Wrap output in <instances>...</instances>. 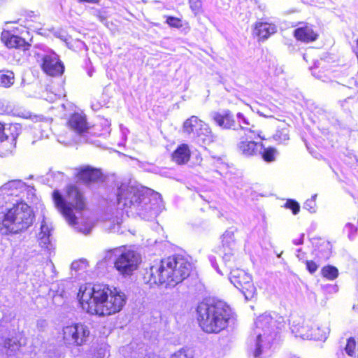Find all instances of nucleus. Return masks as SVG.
I'll list each match as a JSON object with an SVG mask.
<instances>
[{"instance_id": "nucleus-1", "label": "nucleus", "mask_w": 358, "mask_h": 358, "mask_svg": "<svg viewBox=\"0 0 358 358\" xmlns=\"http://www.w3.org/2000/svg\"><path fill=\"white\" fill-rule=\"evenodd\" d=\"M78 298L84 310L99 317L120 313L127 303V296L119 287L106 284L80 287Z\"/></svg>"}, {"instance_id": "nucleus-19", "label": "nucleus", "mask_w": 358, "mask_h": 358, "mask_svg": "<svg viewBox=\"0 0 358 358\" xmlns=\"http://www.w3.org/2000/svg\"><path fill=\"white\" fill-rule=\"evenodd\" d=\"M191 158V150L187 143H180L173 151L171 159L177 165L187 164Z\"/></svg>"}, {"instance_id": "nucleus-37", "label": "nucleus", "mask_w": 358, "mask_h": 358, "mask_svg": "<svg viewBox=\"0 0 358 358\" xmlns=\"http://www.w3.org/2000/svg\"><path fill=\"white\" fill-rule=\"evenodd\" d=\"M5 131V126L3 123L0 122V146L3 143V131Z\"/></svg>"}, {"instance_id": "nucleus-41", "label": "nucleus", "mask_w": 358, "mask_h": 358, "mask_svg": "<svg viewBox=\"0 0 358 358\" xmlns=\"http://www.w3.org/2000/svg\"><path fill=\"white\" fill-rule=\"evenodd\" d=\"M299 255H300L299 254L297 255V257L301 259V258H300Z\"/></svg>"}, {"instance_id": "nucleus-31", "label": "nucleus", "mask_w": 358, "mask_h": 358, "mask_svg": "<svg viewBox=\"0 0 358 358\" xmlns=\"http://www.w3.org/2000/svg\"><path fill=\"white\" fill-rule=\"evenodd\" d=\"M284 206L286 208L290 209L294 215H296L300 210L299 203L292 199H287Z\"/></svg>"}, {"instance_id": "nucleus-30", "label": "nucleus", "mask_w": 358, "mask_h": 358, "mask_svg": "<svg viewBox=\"0 0 358 358\" xmlns=\"http://www.w3.org/2000/svg\"><path fill=\"white\" fill-rule=\"evenodd\" d=\"M189 8L194 13L199 15L202 13V1L201 0H189Z\"/></svg>"}, {"instance_id": "nucleus-17", "label": "nucleus", "mask_w": 358, "mask_h": 358, "mask_svg": "<svg viewBox=\"0 0 358 358\" xmlns=\"http://www.w3.org/2000/svg\"><path fill=\"white\" fill-rule=\"evenodd\" d=\"M276 32V27L273 23L258 21L254 24L252 34L257 37L259 41L268 39L272 34Z\"/></svg>"}, {"instance_id": "nucleus-34", "label": "nucleus", "mask_w": 358, "mask_h": 358, "mask_svg": "<svg viewBox=\"0 0 358 358\" xmlns=\"http://www.w3.org/2000/svg\"><path fill=\"white\" fill-rule=\"evenodd\" d=\"M172 358H192L186 350L181 349L173 354Z\"/></svg>"}, {"instance_id": "nucleus-2", "label": "nucleus", "mask_w": 358, "mask_h": 358, "mask_svg": "<svg viewBox=\"0 0 358 358\" xmlns=\"http://www.w3.org/2000/svg\"><path fill=\"white\" fill-rule=\"evenodd\" d=\"M194 270V264L187 257L172 255L150 266L143 278L150 286L166 284L175 287L187 279Z\"/></svg>"}, {"instance_id": "nucleus-40", "label": "nucleus", "mask_w": 358, "mask_h": 358, "mask_svg": "<svg viewBox=\"0 0 358 358\" xmlns=\"http://www.w3.org/2000/svg\"><path fill=\"white\" fill-rule=\"evenodd\" d=\"M238 118H243V115H242L241 114H240V113H238Z\"/></svg>"}, {"instance_id": "nucleus-18", "label": "nucleus", "mask_w": 358, "mask_h": 358, "mask_svg": "<svg viewBox=\"0 0 358 358\" xmlns=\"http://www.w3.org/2000/svg\"><path fill=\"white\" fill-rule=\"evenodd\" d=\"M222 248L224 252L223 255V260L227 266L231 267L233 264H236L237 258L233 252H227V249L233 250L231 246L234 243V235L231 233H225L222 236Z\"/></svg>"}, {"instance_id": "nucleus-11", "label": "nucleus", "mask_w": 358, "mask_h": 358, "mask_svg": "<svg viewBox=\"0 0 358 358\" xmlns=\"http://www.w3.org/2000/svg\"><path fill=\"white\" fill-rule=\"evenodd\" d=\"M290 325L292 332L296 337L315 341H320L325 338V334H320V329L319 327H309L308 324H305V320L301 317H296L293 318Z\"/></svg>"}, {"instance_id": "nucleus-3", "label": "nucleus", "mask_w": 358, "mask_h": 358, "mask_svg": "<svg viewBox=\"0 0 358 358\" xmlns=\"http://www.w3.org/2000/svg\"><path fill=\"white\" fill-rule=\"evenodd\" d=\"M232 316L230 306L222 300L204 299L196 308V319L206 334H219L227 328Z\"/></svg>"}, {"instance_id": "nucleus-27", "label": "nucleus", "mask_w": 358, "mask_h": 358, "mask_svg": "<svg viewBox=\"0 0 358 358\" xmlns=\"http://www.w3.org/2000/svg\"><path fill=\"white\" fill-rule=\"evenodd\" d=\"M21 346L22 344L17 338H6L3 341V347L12 351L20 349Z\"/></svg>"}, {"instance_id": "nucleus-14", "label": "nucleus", "mask_w": 358, "mask_h": 358, "mask_svg": "<svg viewBox=\"0 0 358 358\" xmlns=\"http://www.w3.org/2000/svg\"><path fill=\"white\" fill-rule=\"evenodd\" d=\"M21 133V127L19 124L11 123L5 127L3 136V143H6L7 145L1 152L2 155L11 153L16 148L17 139Z\"/></svg>"}, {"instance_id": "nucleus-24", "label": "nucleus", "mask_w": 358, "mask_h": 358, "mask_svg": "<svg viewBox=\"0 0 358 358\" xmlns=\"http://www.w3.org/2000/svg\"><path fill=\"white\" fill-rule=\"evenodd\" d=\"M15 76L10 71H0V85L8 88L14 83Z\"/></svg>"}, {"instance_id": "nucleus-10", "label": "nucleus", "mask_w": 358, "mask_h": 358, "mask_svg": "<svg viewBox=\"0 0 358 358\" xmlns=\"http://www.w3.org/2000/svg\"><path fill=\"white\" fill-rule=\"evenodd\" d=\"M230 282L243 294L245 299L250 300L257 294V289L252 276L240 268L231 269Z\"/></svg>"}, {"instance_id": "nucleus-13", "label": "nucleus", "mask_w": 358, "mask_h": 358, "mask_svg": "<svg viewBox=\"0 0 358 358\" xmlns=\"http://www.w3.org/2000/svg\"><path fill=\"white\" fill-rule=\"evenodd\" d=\"M75 178L77 181L90 185L102 180L101 169L90 166H80L76 169Z\"/></svg>"}, {"instance_id": "nucleus-9", "label": "nucleus", "mask_w": 358, "mask_h": 358, "mask_svg": "<svg viewBox=\"0 0 358 358\" xmlns=\"http://www.w3.org/2000/svg\"><path fill=\"white\" fill-rule=\"evenodd\" d=\"M243 135L241 136L239 142L236 145L238 153L247 158L257 157L264 148V144L257 142L254 139L260 137L259 134L250 129H243Z\"/></svg>"}, {"instance_id": "nucleus-21", "label": "nucleus", "mask_w": 358, "mask_h": 358, "mask_svg": "<svg viewBox=\"0 0 358 358\" xmlns=\"http://www.w3.org/2000/svg\"><path fill=\"white\" fill-rule=\"evenodd\" d=\"M213 120L217 125L224 129H230L235 124L233 116L229 112H226L224 114L215 113L213 116Z\"/></svg>"}, {"instance_id": "nucleus-36", "label": "nucleus", "mask_w": 358, "mask_h": 358, "mask_svg": "<svg viewBox=\"0 0 358 358\" xmlns=\"http://www.w3.org/2000/svg\"><path fill=\"white\" fill-rule=\"evenodd\" d=\"M130 194L133 196L136 197V201L138 203H141V197H143V194L138 189H135L129 192Z\"/></svg>"}, {"instance_id": "nucleus-22", "label": "nucleus", "mask_w": 358, "mask_h": 358, "mask_svg": "<svg viewBox=\"0 0 358 358\" xmlns=\"http://www.w3.org/2000/svg\"><path fill=\"white\" fill-rule=\"evenodd\" d=\"M24 26L27 28H38V26L41 24L39 15L35 13L33 11L25 13L23 15Z\"/></svg>"}, {"instance_id": "nucleus-16", "label": "nucleus", "mask_w": 358, "mask_h": 358, "mask_svg": "<svg viewBox=\"0 0 358 358\" xmlns=\"http://www.w3.org/2000/svg\"><path fill=\"white\" fill-rule=\"evenodd\" d=\"M1 38L3 43L8 48H15L25 51L31 47V44L27 42L24 38L13 34L9 31H3L1 33Z\"/></svg>"}, {"instance_id": "nucleus-32", "label": "nucleus", "mask_w": 358, "mask_h": 358, "mask_svg": "<svg viewBox=\"0 0 358 358\" xmlns=\"http://www.w3.org/2000/svg\"><path fill=\"white\" fill-rule=\"evenodd\" d=\"M271 320V317L268 315H260L255 322L257 328H263L264 324H268Z\"/></svg>"}, {"instance_id": "nucleus-8", "label": "nucleus", "mask_w": 358, "mask_h": 358, "mask_svg": "<svg viewBox=\"0 0 358 358\" xmlns=\"http://www.w3.org/2000/svg\"><path fill=\"white\" fill-rule=\"evenodd\" d=\"M182 128L184 134L193 138L200 139L203 142L213 141V135L208 124L196 115L186 119Z\"/></svg>"}, {"instance_id": "nucleus-25", "label": "nucleus", "mask_w": 358, "mask_h": 358, "mask_svg": "<svg viewBox=\"0 0 358 358\" xmlns=\"http://www.w3.org/2000/svg\"><path fill=\"white\" fill-rule=\"evenodd\" d=\"M321 274L323 278L329 280H334L338 275V270L334 266L327 265L322 268Z\"/></svg>"}, {"instance_id": "nucleus-38", "label": "nucleus", "mask_w": 358, "mask_h": 358, "mask_svg": "<svg viewBox=\"0 0 358 358\" xmlns=\"http://www.w3.org/2000/svg\"><path fill=\"white\" fill-rule=\"evenodd\" d=\"M80 3H89L97 4L101 0H78Z\"/></svg>"}, {"instance_id": "nucleus-29", "label": "nucleus", "mask_w": 358, "mask_h": 358, "mask_svg": "<svg viewBox=\"0 0 358 358\" xmlns=\"http://www.w3.org/2000/svg\"><path fill=\"white\" fill-rule=\"evenodd\" d=\"M357 348V342L356 340L351 337L347 340V343L345 346V352L349 356H354L356 352Z\"/></svg>"}, {"instance_id": "nucleus-33", "label": "nucleus", "mask_w": 358, "mask_h": 358, "mask_svg": "<svg viewBox=\"0 0 358 358\" xmlns=\"http://www.w3.org/2000/svg\"><path fill=\"white\" fill-rule=\"evenodd\" d=\"M306 269L311 274L314 273L318 268V265L313 260H307L305 262Z\"/></svg>"}, {"instance_id": "nucleus-6", "label": "nucleus", "mask_w": 358, "mask_h": 358, "mask_svg": "<svg viewBox=\"0 0 358 358\" xmlns=\"http://www.w3.org/2000/svg\"><path fill=\"white\" fill-rule=\"evenodd\" d=\"M104 260H113V266L122 275H131L141 263V255L126 245L106 250Z\"/></svg>"}, {"instance_id": "nucleus-15", "label": "nucleus", "mask_w": 358, "mask_h": 358, "mask_svg": "<svg viewBox=\"0 0 358 358\" xmlns=\"http://www.w3.org/2000/svg\"><path fill=\"white\" fill-rule=\"evenodd\" d=\"M299 25L293 31V36L298 41L310 43L316 41L319 38V34L313 29V25L300 22Z\"/></svg>"}, {"instance_id": "nucleus-20", "label": "nucleus", "mask_w": 358, "mask_h": 358, "mask_svg": "<svg viewBox=\"0 0 358 358\" xmlns=\"http://www.w3.org/2000/svg\"><path fill=\"white\" fill-rule=\"evenodd\" d=\"M67 125L71 129L78 134L87 132L89 128L85 116L77 113L71 115L68 120Z\"/></svg>"}, {"instance_id": "nucleus-23", "label": "nucleus", "mask_w": 358, "mask_h": 358, "mask_svg": "<svg viewBox=\"0 0 358 358\" xmlns=\"http://www.w3.org/2000/svg\"><path fill=\"white\" fill-rule=\"evenodd\" d=\"M277 154V149L269 146L267 148L264 147L263 149L260 151L259 155L262 157L264 162L267 163H271L275 160Z\"/></svg>"}, {"instance_id": "nucleus-4", "label": "nucleus", "mask_w": 358, "mask_h": 358, "mask_svg": "<svg viewBox=\"0 0 358 358\" xmlns=\"http://www.w3.org/2000/svg\"><path fill=\"white\" fill-rule=\"evenodd\" d=\"M52 199L55 208L71 226L78 224V217L75 212L81 213L87 209L83 193L75 185L66 186L65 198L59 190L55 189L52 193Z\"/></svg>"}, {"instance_id": "nucleus-5", "label": "nucleus", "mask_w": 358, "mask_h": 358, "mask_svg": "<svg viewBox=\"0 0 358 358\" xmlns=\"http://www.w3.org/2000/svg\"><path fill=\"white\" fill-rule=\"evenodd\" d=\"M35 219V213L30 206L25 202H17L6 210L0 230L6 235L21 234L34 224Z\"/></svg>"}, {"instance_id": "nucleus-28", "label": "nucleus", "mask_w": 358, "mask_h": 358, "mask_svg": "<svg viewBox=\"0 0 358 358\" xmlns=\"http://www.w3.org/2000/svg\"><path fill=\"white\" fill-rule=\"evenodd\" d=\"M166 23L171 28L180 29L183 26L182 19L172 15L166 17Z\"/></svg>"}, {"instance_id": "nucleus-35", "label": "nucleus", "mask_w": 358, "mask_h": 358, "mask_svg": "<svg viewBox=\"0 0 358 358\" xmlns=\"http://www.w3.org/2000/svg\"><path fill=\"white\" fill-rule=\"evenodd\" d=\"M260 342H261V336L258 335L257 344H256V348L253 352V355L255 357H257L262 354V347L260 345Z\"/></svg>"}, {"instance_id": "nucleus-39", "label": "nucleus", "mask_w": 358, "mask_h": 358, "mask_svg": "<svg viewBox=\"0 0 358 358\" xmlns=\"http://www.w3.org/2000/svg\"><path fill=\"white\" fill-rule=\"evenodd\" d=\"M91 226H87V227H85V229H79V231L85 233V234H88L90 231H91Z\"/></svg>"}, {"instance_id": "nucleus-12", "label": "nucleus", "mask_w": 358, "mask_h": 358, "mask_svg": "<svg viewBox=\"0 0 358 358\" xmlns=\"http://www.w3.org/2000/svg\"><path fill=\"white\" fill-rule=\"evenodd\" d=\"M41 68L45 73L52 77L60 76L64 71L62 62L56 55H43L41 59Z\"/></svg>"}, {"instance_id": "nucleus-7", "label": "nucleus", "mask_w": 358, "mask_h": 358, "mask_svg": "<svg viewBox=\"0 0 358 358\" xmlns=\"http://www.w3.org/2000/svg\"><path fill=\"white\" fill-rule=\"evenodd\" d=\"M90 336V328L84 322H73L64 326L62 329V340L68 346L85 345L88 342Z\"/></svg>"}, {"instance_id": "nucleus-26", "label": "nucleus", "mask_w": 358, "mask_h": 358, "mask_svg": "<svg viewBox=\"0 0 358 358\" xmlns=\"http://www.w3.org/2000/svg\"><path fill=\"white\" fill-rule=\"evenodd\" d=\"M272 138L278 144H285L289 139L288 129L286 128L278 129L272 136Z\"/></svg>"}]
</instances>
